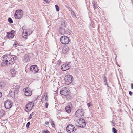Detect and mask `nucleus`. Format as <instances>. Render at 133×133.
<instances>
[{
    "mask_svg": "<svg viewBox=\"0 0 133 133\" xmlns=\"http://www.w3.org/2000/svg\"><path fill=\"white\" fill-rule=\"evenodd\" d=\"M55 7L56 11L57 12L59 11V9L58 5H55Z\"/></svg>",
    "mask_w": 133,
    "mask_h": 133,
    "instance_id": "33",
    "label": "nucleus"
},
{
    "mask_svg": "<svg viewBox=\"0 0 133 133\" xmlns=\"http://www.w3.org/2000/svg\"><path fill=\"white\" fill-rule=\"evenodd\" d=\"M71 62H69V63H65L63 64L61 66V69L63 71H65L69 70L71 67V65L69 64Z\"/></svg>",
    "mask_w": 133,
    "mask_h": 133,
    "instance_id": "9",
    "label": "nucleus"
},
{
    "mask_svg": "<svg viewBox=\"0 0 133 133\" xmlns=\"http://www.w3.org/2000/svg\"><path fill=\"white\" fill-rule=\"evenodd\" d=\"M84 113L83 109H79L76 111L75 114L76 117H81L84 116Z\"/></svg>",
    "mask_w": 133,
    "mask_h": 133,
    "instance_id": "10",
    "label": "nucleus"
},
{
    "mask_svg": "<svg viewBox=\"0 0 133 133\" xmlns=\"http://www.w3.org/2000/svg\"><path fill=\"white\" fill-rule=\"evenodd\" d=\"M76 123V126L78 127L84 128L86 125V122L83 119L80 118L78 119Z\"/></svg>",
    "mask_w": 133,
    "mask_h": 133,
    "instance_id": "2",
    "label": "nucleus"
},
{
    "mask_svg": "<svg viewBox=\"0 0 133 133\" xmlns=\"http://www.w3.org/2000/svg\"><path fill=\"white\" fill-rule=\"evenodd\" d=\"M23 15V11L22 10H16L14 14V16L16 19H19L22 18Z\"/></svg>",
    "mask_w": 133,
    "mask_h": 133,
    "instance_id": "3",
    "label": "nucleus"
},
{
    "mask_svg": "<svg viewBox=\"0 0 133 133\" xmlns=\"http://www.w3.org/2000/svg\"><path fill=\"white\" fill-rule=\"evenodd\" d=\"M32 32V31L29 29H23L22 36L24 38H27L28 35H30Z\"/></svg>",
    "mask_w": 133,
    "mask_h": 133,
    "instance_id": "7",
    "label": "nucleus"
},
{
    "mask_svg": "<svg viewBox=\"0 0 133 133\" xmlns=\"http://www.w3.org/2000/svg\"><path fill=\"white\" fill-rule=\"evenodd\" d=\"M30 124V122H28L27 123L26 125V127L27 128H29Z\"/></svg>",
    "mask_w": 133,
    "mask_h": 133,
    "instance_id": "38",
    "label": "nucleus"
},
{
    "mask_svg": "<svg viewBox=\"0 0 133 133\" xmlns=\"http://www.w3.org/2000/svg\"><path fill=\"white\" fill-rule=\"evenodd\" d=\"M19 45L18 43H14L13 45V46L14 47H16Z\"/></svg>",
    "mask_w": 133,
    "mask_h": 133,
    "instance_id": "35",
    "label": "nucleus"
},
{
    "mask_svg": "<svg viewBox=\"0 0 133 133\" xmlns=\"http://www.w3.org/2000/svg\"><path fill=\"white\" fill-rule=\"evenodd\" d=\"M73 76L70 75H68L65 76L64 78L65 81V84L67 85H69L72 83Z\"/></svg>",
    "mask_w": 133,
    "mask_h": 133,
    "instance_id": "4",
    "label": "nucleus"
},
{
    "mask_svg": "<svg viewBox=\"0 0 133 133\" xmlns=\"http://www.w3.org/2000/svg\"><path fill=\"white\" fill-rule=\"evenodd\" d=\"M23 91L24 92L25 95L26 96H30L32 94V91L29 88H24L23 89Z\"/></svg>",
    "mask_w": 133,
    "mask_h": 133,
    "instance_id": "11",
    "label": "nucleus"
},
{
    "mask_svg": "<svg viewBox=\"0 0 133 133\" xmlns=\"http://www.w3.org/2000/svg\"><path fill=\"white\" fill-rule=\"evenodd\" d=\"M30 70L33 74H35L38 72L39 70L38 69L36 65H32L30 67Z\"/></svg>",
    "mask_w": 133,
    "mask_h": 133,
    "instance_id": "13",
    "label": "nucleus"
},
{
    "mask_svg": "<svg viewBox=\"0 0 133 133\" xmlns=\"http://www.w3.org/2000/svg\"><path fill=\"white\" fill-rule=\"evenodd\" d=\"M8 21L11 23H13V21L12 19L11 18H8Z\"/></svg>",
    "mask_w": 133,
    "mask_h": 133,
    "instance_id": "34",
    "label": "nucleus"
},
{
    "mask_svg": "<svg viewBox=\"0 0 133 133\" xmlns=\"http://www.w3.org/2000/svg\"><path fill=\"white\" fill-rule=\"evenodd\" d=\"M133 93L132 92L130 91L129 92V94L131 95V96L132 95V94Z\"/></svg>",
    "mask_w": 133,
    "mask_h": 133,
    "instance_id": "42",
    "label": "nucleus"
},
{
    "mask_svg": "<svg viewBox=\"0 0 133 133\" xmlns=\"http://www.w3.org/2000/svg\"><path fill=\"white\" fill-rule=\"evenodd\" d=\"M58 63H57V64H58V65H60V62H61V61L60 60H58Z\"/></svg>",
    "mask_w": 133,
    "mask_h": 133,
    "instance_id": "45",
    "label": "nucleus"
},
{
    "mask_svg": "<svg viewBox=\"0 0 133 133\" xmlns=\"http://www.w3.org/2000/svg\"><path fill=\"white\" fill-rule=\"evenodd\" d=\"M65 7L67 8L68 10L70 12L73 10L71 8L69 7L68 6L66 5Z\"/></svg>",
    "mask_w": 133,
    "mask_h": 133,
    "instance_id": "30",
    "label": "nucleus"
},
{
    "mask_svg": "<svg viewBox=\"0 0 133 133\" xmlns=\"http://www.w3.org/2000/svg\"><path fill=\"white\" fill-rule=\"evenodd\" d=\"M48 97L47 96H45V95L42 96V98L41 101L42 103H43L44 101H48Z\"/></svg>",
    "mask_w": 133,
    "mask_h": 133,
    "instance_id": "20",
    "label": "nucleus"
},
{
    "mask_svg": "<svg viewBox=\"0 0 133 133\" xmlns=\"http://www.w3.org/2000/svg\"><path fill=\"white\" fill-rule=\"evenodd\" d=\"M33 112H32V113H31V114H30V115L29 117V118H28L29 120H30L31 119L32 117V116H33Z\"/></svg>",
    "mask_w": 133,
    "mask_h": 133,
    "instance_id": "36",
    "label": "nucleus"
},
{
    "mask_svg": "<svg viewBox=\"0 0 133 133\" xmlns=\"http://www.w3.org/2000/svg\"><path fill=\"white\" fill-rule=\"evenodd\" d=\"M65 96H66V97L68 100H69L71 99L72 97L71 95L69 94Z\"/></svg>",
    "mask_w": 133,
    "mask_h": 133,
    "instance_id": "27",
    "label": "nucleus"
},
{
    "mask_svg": "<svg viewBox=\"0 0 133 133\" xmlns=\"http://www.w3.org/2000/svg\"><path fill=\"white\" fill-rule=\"evenodd\" d=\"M70 92V90L66 87L62 88L60 91V94L62 95H66L68 94Z\"/></svg>",
    "mask_w": 133,
    "mask_h": 133,
    "instance_id": "12",
    "label": "nucleus"
},
{
    "mask_svg": "<svg viewBox=\"0 0 133 133\" xmlns=\"http://www.w3.org/2000/svg\"><path fill=\"white\" fill-rule=\"evenodd\" d=\"M20 87L19 85H16L15 88H13L12 90H14L16 93L17 94L19 91Z\"/></svg>",
    "mask_w": 133,
    "mask_h": 133,
    "instance_id": "19",
    "label": "nucleus"
},
{
    "mask_svg": "<svg viewBox=\"0 0 133 133\" xmlns=\"http://www.w3.org/2000/svg\"><path fill=\"white\" fill-rule=\"evenodd\" d=\"M15 43H17V42L16 41H15Z\"/></svg>",
    "mask_w": 133,
    "mask_h": 133,
    "instance_id": "50",
    "label": "nucleus"
},
{
    "mask_svg": "<svg viewBox=\"0 0 133 133\" xmlns=\"http://www.w3.org/2000/svg\"><path fill=\"white\" fill-rule=\"evenodd\" d=\"M69 47L66 46L64 47L62 49V51L65 54L69 51Z\"/></svg>",
    "mask_w": 133,
    "mask_h": 133,
    "instance_id": "18",
    "label": "nucleus"
},
{
    "mask_svg": "<svg viewBox=\"0 0 133 133\" xmlns=\"http://www.w3.org/2000/svg\"><path fill=\"white\" fill-rule=\"evenodd\" d=\"M5 85V83L3 81H2L0 82V87H4Z\"/></svg>",
    "mask_w": 133,
    "mask_h": 133,
    "instance_id": "28",
    "label": "nucleus"
},
{
    "mask_svg": "<svg viewBox=\"0 0 133 133\" xmlns=\"http://www.w3.org/2000/svg\"><path fill=\"white\" fill-rule=\"evenodd\" d=\"M50 123H51V124L52 127L55 128V125L54 123V122L52 120H51V121Z\"/></svg>",
    "mask_w": 133,
    "mask_h": 133,
    "instance_id": "31",
    "label": "nucleus"
},
{
    "mask_svg": "<svg viewBox=\"0 0 133 133\" xmlns=\"http://www.w3.org/2000/svg\"><path fill=\"white\" fill-rule=\"evenodd\" d=\"M12 104L10 101L7 100L4 103V106L6 109H9L11 108Z\"/></svg>",
    "mask_w": 133,
    "mask_h": 133,
    "instance_id": "15",
    "label": "nucleus"
},
{
    "mask_svg": "<svg viewBox=\"0 0 133 133\" xmlns=\"http://www.w3.org/2000/svg\"><path fill=\"white\" fill-rule=\"evenodd\" d=\"M92 105V103L91 102L87 104V106L88 107H89L91 106Z\"/></svg>",
    "mask_w": 133,
    "mask_h": 133,
    "instance_id": "39",
    "label": "nucleus"
},
{
    "mask_svg": "<svg viewBox=\"0 0 133 133\" xmlns=\"http://www.w3.org/2000/svg\"><path fill=\"white\" fill-rule=\"evenodd\" d=\"M112 131L113 133H117V130L114 127L112 128Z\"/></svg>",
    "mask_w": 133,
    "mask_h": 133,
    "instance_id": "32",
    "label": "nucleus"
},
{
    "mask_svg": "<svg viewBox=\"0 0 133 133\" xmlns=\"http://www.w3.org/2000/svg\"><path fill=\"white\" fill-rule=\"evenodd\" d=\"M71 15L72 16L73 18H77V16L76 14L75 13L74 11L73 10L71 12Z\"/></svg>",
    "mask_w": 133,
    "mask_h": 133,
    "instance_id": "26",
    "label": "nucleus"
},
{
    "mask_svg": "<svg viewBox=\"0 0 133 133\" xmlns=\"http://www.w3.org/2000/svg\"><path fill=\"white\" fill-rule=\"evenodd\" d=\"M66 130L68 133H71L74 132L76 130L75 126L72 124H70L67 125L66 128Z\"/></svg>",
    "mask_w": 133,
    "mask_h": 133,
    "instance_id": "8",
    "label": "nucleus"
},
{
    "mask_svg": "<svg viewBox=\"0 0 133 133\" xmlns=\"http://www.w3.org/2000/svg\"><path fill=\"white\" fill-rule=\"evenodd\" d=\"M45 107L46 108H48V103H45Z\"/></svg>",
    "mask_w": 133,
    "mask_h": 133,
    "instance_id": "40",
    "label": "nucleus"
},
{
    "mask_svg": "<svg viewBox=\"0 0 133 133\" xmlns=\"http://www.w3.org/2000/svg\"><path fill=\"white\" fill-rule=\"evenodd\" d=\"M42 133H50V132L46 129H44L42 130Z\"/></svg>",
    "mask_w": 133,
    "mask_h": 133,
    "instance_id": "29",
    "label": "nucleus"
},
{
    "mask_svg": "<svg viewBox=\"0 0 133 133\" xmlns=\"http://www.w3.org/2000/svg\"><path fill=\"white\" fill-rule=\"evenodd\" d=\"M107 85V87H108V89H109L111 88V87H110L109 86H108V84H107V85Z\"/></svg>",
    "mask_w": 133,
    "mask_h": 133,
    "instance_id": "47",
    "label": "nucleus"
},
{
    "mask_svg": "<svg viewBox=\"0 0 133 133\" xmlns=\"http://www.w3.org/2000/svg\"><path fill=\"white\" fill-rule=\"evenodd\" d=\"M15 34V31L12 30L10 32H7L6 37L9 39H12Z\"/></svg>",
    "mask_w": 133,
    "mask_h": 133,
    "instance_id": "14",
    "label": "nucleus"
},
{
    "mask_svg": "<svg viewBox=\"0 0 133 133\" xmlns=\"http://www.w3.org/2000/svg\"><path fill=\"white\" fill-rule=\"evenodd\" d=\"M66 30L65 28L63 27H61L59 29V31L60 34L61 35H64L66 33Z\"/></svg>",
    "mask_w": 133,
    "mask_h": 133,
    "instance_id": "16",
    "label": "nucleus"
},
{
    "mask_svg": "<svg viewBox=\"0 0 133 133\" xmlns=\"http://www.w3.org/2000/svg\"><path fill=\"white\" fill-rule=\"evenodd\" d=\"M30 56L29 54H25L24 56L23 60L26 62H28L30 61Z\"/></svg>",
    "mask_w": 133,
    "mask_h": 133,
    "instance_id": "17",
    "label": "nucleus"
},
{
    "mask_svg": "<svg viewBox=\"0 0 133 133\" xmlns=\"http://www.w3.org/2000/svg\"><path fill=\"white\" fill-rule=\"evenodd\" d=\"M103 80L104 81V84L105 85L108 84V83L107 82V78L105 76V74H104L103 75Z\"/></svg>",
    "mask_w": 133,
    "mask_h": 133,
    "instance_id": "22",
    "label": "nucleus"
},
{
    "mask_svg": "<svg viewBox=\"0 0 133 133\" xmlns=\"http://www.w3.org/2000/svg\"><path fill=\"white\" fill-rule=\"evenodd\" d=\"M131 88L132 89H133V84H131Z\"/></svg>",
    "mask_w": 133,
    "mask_h": 133,
    "instance_id": "46",
    "label": "nucleus"
},
{
    "mask_svg": "<svg viewBox=\"0 0 133 133\" xmlns=\"http://www.w3.org/2000/svg\"><path fill=\"white\" fill-rule=\"evenodd\" d=\"M60 133H62L61 132Z\"/></svg>",
    "mask_w": 133,
    "mask_h": 133,
    "instance_id": "52",
    "label": "nucleus"
},
{
    "mask_svg": "<svg viewBox=\"0 0 133 133\" xmlns=\"http://www.w3.org/2000/svg\"><path fill=\"white\" fill-rule=\"evenodd\" d=\"M67 25V23L65 20L62 21L61 23V25L64 26L63 27L65 28Z\"/></svg>",
    "mask_w": 133,
    "mask_h": 133,
    "instance_id": "24",
    "label": "nucleus"
},
{
    "mask_svg": "<svg viewBox=\"0 0 133 133\" xmlns=\"http://www.w3.org/2000/svg\"><path fill=\"white\" fill-rule=\"evenodd\" d=\"M5 111L3 110H0V117H2L4 116V115L5 114Z\"/></svg>",
    "mask_w": 133,
    "mask_h": 133,
    "instance_id": "23",
    "label": "nucleus"
},
{
    "mask_svg": "<svg viewBox=\"0 0 133 133\" xmlns=\"http://www.w3.org/2000/svg\"><path fill=\"white\" fill-rule=\"evenodd\" d=\"M2 96V94L1 92H0V98H1Z\"/></svg>",
    "mask_w": 133,
    "mask_h": 133,
    "instance_id": "48",
    "label": "nucleus"
},
{
    "mask_svg": "<svg viewBox=\"0 0 133 133\" xmlns=\"http://www.w3.org/2000/svg\"><path fill=\"white\" fill-rule=\"evenodd\" d=\"M34 106V104L33 102H30L28 103L25 107V110L26 112L31 111Z\"/></svg>",
    "mask_w": 133,
    "mask_h": 133,
    "instance_id": "6",
    "label": "nucleus"
},
{
    "mask_svg": "<svg viewBox=\"0 0 133 133\" xmlns=\"http://www.w3.org/2000/svg\"><path fill=\"white\" fill-rule=\"evenodd\" d=\"M18 59L16 56L12 55L9 54H7L3 56L1 65L2 66H10L14 64L15 60Z\"/></svg>",
    "mask_w": 133,
    "mask_h": 133,
    "instance_id": "1",
    "label": "nucleus"
},
{
    "mask_svg": "<svg viewBox=\"0 0 133 133\" xmlns=\"http://www.w3.org/2000/svg\"><path fill=\"white\" fill-rule=\"evenodd\" d=\"M93 8H94V9H96L95 5V4L94 3H93Z\"/></svg>",
    "mask_w": 133,
    "mask_h": 133,
    "instance_id": "41",
    "label": "nucleus"
},
{
    "mask_svg": "<svg viewBox=\"0 0 133 133\" xmlns=\"http://www.w3.org/2000/svg\"><path fill=\"white\" fill-rule=\"evenodd\" d=\"M13 91H10L9 93V95L10 96L13 97H14L15 95V91H14V90H13Z\"/></svg>",
    "mask_w": 133,
    "mask_h": 133,
    "instance_id": "25",
    "label": "nucleus"
},
{
    "mask_svg": "<svg viewBox=\"0 0 133 133\" xmlns=\"http://www.w3.org/2000/svg\"><path fill=\"white\" fill-rule=\"evenodd\" d=\"M66 111L68 113H69L71 111V107L69 106H66L65 108Z\"/></svg>",
    "mask_w": 133,
    "mask_h": 133,
    "instance_id": "21",
    "label": "nucleus"
},
{
    "mask_svg": "<svg viewBox=\"0 0 133 133\" xmlns=\"http://www.w3.org/2000/svg\"><path fill=\"white\" fill-rule=\"evenodd\" d=\"M114 121L113 120H112V123L113 124H114Z\"/></svg>",
    "mask_w": 133,
    "mask_h": 133,
    "instance_id": "51",
    "label": "nucleus"
},
{
    "mask_svg": "<svg viewBox=\"0 0 133 133\" xmlns=\"http://www.w3.org/2000/svg\"><path fill=\"white\" fill-rule=\"evenodd\" d=\"M44 1L46 2H48V0H44Z\"/></svg>",
    "mask_w": 133,
    "mask_h": 133,
    "instance_id": "49",
    "label": "nucleus"
},
{
    "mask_svg": "<svg viewBox=\"0 0 133 133\" xmlns=\"http://www.w3.org/2000/svg\"><path fill=\"white\" fill-rule=\"evenodd\" d=\"M49 122L46 121L45 122V124L46 125H48L49 124Z\"/></svg>",
    "mask_w": 133,
    "mask_h": 133,
    "instance_id": "44",
    "label": "nucleus"
},
{
    "mask_svg": "<svg viewBox=\"0 0 133 133\" xmlns=\"http://www.w3.org/2000/svg\"><path fill=\"white\" fill-rule=\"evenodd\" d=\"M11 72L12 74H15V71L14 69H12L11 70Z\"/></svg>",
    "mask_w": 133,
    "mask_h": 133,
    "instance_id": "37",
    "label": "nucleus"
},
{
    "mask_svg": "<svg viewBox=\"0 0 133 133\" xmlns=\"http://www.w3.org/2000/svg\"><path fill=\"white\" fill-rule=\"evenodd\" d=\"M60 41L62 44H67L70 42L69 38L67 36H63L60 38Z\"/></svg>",
    "mask_w": 133,
    "mask_h": 133,
    "instance_id": "5",
    "label": "nucleus"
},
{
    "mask_svg": "<svg viewBox=\"0 0 133 133\" xmlns=\"http://www.w3.org/2000/svg\"><path fill=\"white\" fill-rule=\"evenodd\" d=\"M17 85H16V84H14L12 86V87H13V88H15V87Z\"/></svg>",
    "mask_w": 133,
    "mask_h": 133,
    "instance_id": "43",
    "label": "nucleus"
}]
</instances>
